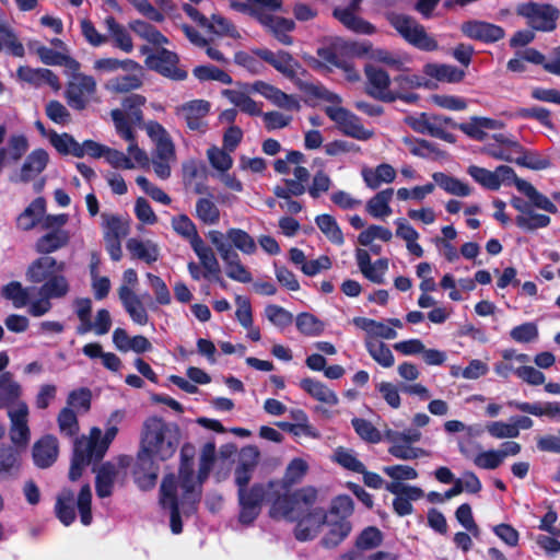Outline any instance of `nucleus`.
<instances>
[{
    "instance_id": "obj_1",
    "label": "nucleus",
    "mask_w": 560,
    "mask_h": 560,
    "mask_svg": "<svg viewBox=\"0 0 560 560\" xmlns=\"http://www.w3.org/2000/svg\"><path fill=\"white\" fill-rule=\"evenodd\" d=\"M307 469L308 465L304 459L293 458L287 466L282 479L268 481L271 518H293L294 512L316 503L318 492L315 487L306 486L290 492V489L302 480Z\"/></svg>"
},
{
    "instance_id": "obj_2",
    "label": "nucleus",
    "mask_w": 560,
    "mask_h": 560,
    "mask_svg": "<svg viewBox=\"0 0 560 560\" xmlns=\"http://www.w3.org/2000/svg\"><path fill=\"white\" fill-rule=\"evenodd\" d=\"M260 452L255 445H247L241 450L240 460L234 469V482L237 487L238 522L242 525H252L259 516L262 503L269 501L268 482H255L248 487L258 466Z\"/></svg>"
},
{
    "instance_id": "obj_3",
    "label": "nucleus",
    "mask_w": 560,
    "mask_h": 560,
    "mask_svg": "<svg viewBox=\"0 0 560 560\" xmlns=\"http://www.w3.org/2000/svg\"><path fill=\"white\" fill-rule=\"evenodd\" d=\"M180 432L175 423H167L161 417H149L142 428L140 447L154 454L158 460L173 457L179 445Z\"/></svg>"
},
{
    "instance_id": "obj_4",
    "label": "nucleus",
    "mask_w": 560,
    "mask_h": 560,
    "mask_svg": "<svg viewBox=\"0 0 560 560\" xmlns=\"http://www.w3.org/2000/svg\"><path fill=\"white\" fill-rule=\"evenodd\" d=\"M67 264L52 256H39L26 269V280L31 283H40V290L49 296H66L70 284L65 276Z\"/></svg>"
},
{
    "instance_id": "obj_5",
    "label": "nucleus",
    "mask_w": 560,
    "mask_h": 560,
    "mask_svg": "<svg viewBox=\"0 0 560 560\" xmlns=\"http://www.w3.org/2000/svg\"><path fill=\"white\" fill-rule=\"evenodd\" d=\"M353 510V500L348 494L337 495L331 501L326 522L328 532L320 540V545L324 548H336L350 535L352 524L349 517L352 515Z\"/></svg>"
},
{
    "instance_id": "obj_6",
    "label": "nucleus",
    "mask_w": 560,
    "mask_h": 560,
    "mask_svg": "<svg viewBox=\"0 0 560 560\" xmlns=\"http://www.w3.org/2000/svg\"><path fill=\"white\" fill-rule=\"evenodd\" d=\"M195 446L185 443L180 448V463L178 468V483L183 490L182 512L185 516L195 514L201 501V491L195 486L194 457Z\"/></svg>"
},
{
    "instance_id": "obj_7",
    "label": "nucleus",
    "mask_w": 560,
    "mask_h": 560,
    "mask_svg": "<svg viewBox=\"0 0 560 560\" xmlns=\"http://www.w3.org/2000/svg\"><path fill=\"white\" fill-rule=\"evenodd\" d=\"M371 50V45L349 44L340 38H336L328 44L316 49L318 58L312 57L310 66L316 71L331 72L338 68L346 55L352 52L357 56L366 55Z\"/></svg>"
},
{
    "instance_id": "obj_8",
    "label": "nucleus",
    "mask_w": 560,
    "mask_h": 560,
    "mask_svg": "<svg viewBox=\"0 0 560 560\" xmlns=\"http://www.w3.org/2000/svg\"><path fill=\"white\" fill-rule=\"evenodd\" d=\"M386 20L408 44L417 49L435 51L439 48L438 40L429 35L424 26L413 18L402 13L388 12Z\"/></svg>"
},
{
    "instance_id": "obj_9",
    "label": "nucleus",
    "mask_w": 560,
    "mask_h": 560,
    "mask_svg": "<svg viewBox=\"0 0 560 560\" xmlns=\"http://www.w3.org/2000/svg\"><path fill=\"white\" fill-rule=\"evenodd\" d=\"M516 14L526 19L528 26L538 32L555 31L560 18V11L557 7L533 1L518 4Z\"/></svg>"
},
{
    "instance_id": "obj_10",
    "label": "nucleus",
    "mask_w": 560,
    "mask_h": 560,
    "mask_svg": "<svg viewBox=\"0 0 560 560\" xmlns=\"http://www.w3.org/2000/svg\"><path fill=\"white\" fill-rule=\"evenodd\" d=\"M293 518H285L289 522H296L294 537L299 541L313 540L319 533L323 525L326 524L328 512L323 508H311L296 511Z\"/></svg>"
},
{
    "instance_id": "obj_11",
    "label": "nucleus",
    "mask_w": 560,
    "mask_h": 560,
    "mask_svg": "<svg viewBox=\"0 0 560 560\" xmlns=\"http://www.w3.org/2000/svg\"><path fill=\"white\" fill-rule=\"evenodd\" d=\"M327 117L336 122L337 128L345 136L357 140L366 141L374 135L372 130H368L361 124V119L349 109L341 106H327L325 108Z\"/></svg>"
},
{
    "instance_id": "obj_12",
    "label": "nucleus",
    "mask_w": 560,
    "mask_h": 560,
    "mask_svg": "<svg viewBox=\"0 0 560 560\" xmlns=\"http://www.w3.org/2000/svg\"><path fill=\"white\" fill-rule=\"evenodd\" d=\"M144 62L149 69L167 79L174 81H183L187 79V71L178 67V55L164 47L158 49L155 54L148 55Z\"/></svg>"
},
{
    "instance_id": "obj_13",
    "label": "nucleus",
    "mask_w": 560,
    "mask_h": 560,
    "mask_svg": "<svg viewBox=\"0 0 560 560\" xmlns=\"http://www.w3.org/2000/svg\"><path fill=\"white\" fill-rule=\"evenodd\" d=\"M160 504L170 510V526L173 534L183 532L179 500L177 497V480L174 474L164 476L160 486Z\"/></svg>"
},
{
    "instance_id": "obj_14",
    "label": "nucleus",
    "mask_w": 560,
    "mask_h": 560,
    "mask_svg": "<svg viewBox=\"0 0 560 560\" xmlns=\"http://www.w3.org/2000/svg\"><path fill=\"white\" fill-rule=\"evenodd\" d=\"M254 55L273 67L278 72L291 81L298 79V74H305L306 70L289 51L278 50L273 52L268 48H257L253 50Z\"/></svg>"
},
{
    "instance_id": "obj_15",
    "label": "nucleus",
    "mask_w": 560,
    "mask_h": 560,
    "mask_svg": "<svg viewBox=\"0 0 560 560\" xmlns=\"http://www.w3.org/2000/svg\"><path fill=\"white\" fill-rule=\"evenodd\" d=\"M95 91L96 82L93 77L77 73L67 84L65 96L70 107L77 110H83Z\"/></svg>"
},
{
    "instance_id": "obj_16",
    "label": "nucleus",
    "mask_w": 560,
    "mask_h": 560,
    "mask_svg": "<svg viewBox=\"0 0 560 560\" xmlns=\"http://www.w3.org/2000/svg\"><path fill=\"white\" fill-rule=\"evenodd\" d=\"M385 489L395 494L393 510L396 515L404 517L413 513L412 501H418L424 495L421 488L402 482H387Z\"/></svg>"
},
{
    "instance_id": "obj_17",
    "label": "nucleus",
    "mask_w": 560,
    "mask_h": 560,
    "mask_svg": "<svg viewBox=\"0 0 560 560\" xmlns=\"http://www.w3.org/2000/svg\"><path fill=\"white\" fill-rule=\"evenodd\" d=\"M364 73L368 95L385 103L395 102L394 92L389 90L392 80L387 71L373 65H365Z\"/></svg>"
},
{
    "instance_id": "obj_18",
    "label": "nucleus",
    "mask_w": 560,
    "mask_h": 560,
    "mask_svg": "<svg viewBox=\"0 0 560 560\" xmlns=\"http://www.w3.org/2000/svg\"><path fill=\"white\" fill-rule=\"evenodd\" d=\"M156 456L140 447L133 467L135 482L142 490L152 489L158 480L160 467L155 462Z\"/></svg>"
},
{
    "instance_id": "obj_19",
    "label": "nucleus",
    "mask_w": 560,
    "mask_h": 560,
    "mask_svg": "<svg viewBox=\"0 0 560 560\" xmlns=\"http://www.w3.org/2000/svg\"><path fill=\"white\" fill-rule=\"evenodd\" d=\"M252 15L270 32L275 38L282 45L293 44V37L289 35L295 28V23L291 19L272 15L261 10H252Z\"/></svg>"
},
{
    "instance_id": "obj_20",
    "label": "nucleus",
    "mask_w": 560,
    "mask_h": 560,
    "mask_svg": "<svg viewBox=\"0 0 560 560\" xmlns=\"http://www.w3.org/2000/svg\"><path fill=\"white\" fill-rule=\"evenodd\" d=\"M210 103L206 100H191L175 108V114L182 117L191 131L205 132L207 129L206 116L210 112Z\"/></svg>"
},
{
    "instance_id": "obj_21",
    "label": "nucleus",
    "mask_w": 560,
    "mask_h": 560,
    "mask_svg": "<svg viewBox=\"0 0 560 560\" xmlns=\"http://www.w3.org/2000/svg\"><path fill=\"white\" fill-rule=\"evenodd\" d=\"M460 31L466 37L486 44L497 43L505 36V31L500 25L478 20L464 22Z\"/></svg>"
},
{
    "instance_id": "obj_22",
    "label": "nucleus",
    "mask_w": 560,
    "mask_h": 560,
    "mask_svg": "<svg viewBox=\"0 0 560 560\" xmlns=\"http://www.w3.org/2000/svg\"><path fill=\"white\" fill-rule=\"evenodd\" d=\"M58 454V439L52 434L44 435L33 446L34 464L42 469L50 467L57 460Z\"/></svg>"
},
{
    "instance_id": "obj_23",
    "label": "nucleus",
    "mask_w": 560,
    "mask_h": 560,
    "mask_svg": "<svg viewBox=\"0 0 560 560\" xmlns=\"http://www.w3.org/2000/svg\"><path fill=\"white\" fill-rule=\"evenodd\" d=\"M90 444L83 443L80 439L74 440L73 453L69 469V480L77 481L82 477L83 470L91 463L97 464L96 456L90 448Z\"/></svg>"
},
{
    "instance_id": "obj_24",
    "label": "nucleus",
    "mask_w": 560,
    "mask_h": 560,
    "mask_svg": "<svg viewBox=\"0 0 560 560\" xmlns=\"http://www.w3.org/2000/svg\"><path fill=\"white\" fill-rule=\"evenodd\" d=\"M118 296L125 311L130 318L138 325H147L149 322L148 313L140 300L130 287L120 285Z\"/></svg>"
},
{
    "instance_id": "obj_25",
    "label": "nucleus",
    "mask_w": 560,
    "mask_h": 560,
    "mask_svg": "<svg viewBox=\"0 0 560 560\" xmlns=\"http://www.w3.org/2000/svg\"><path fill=\"white\" fill-rule=\"evenodd\" d=\"M70 242V233L65 229H56L55 231H48L35 242V252L42 256H50L63 247Z\"/></svg>"
},
{
    "instance_id": "obj_26",
    "label": "nucleus",
    "mask_w": 560,
    "mask_h": 560,
    "mask_svg": "<svg viewBox=\"0 0 560 560\" xmlns=\"http://www.w3.org/2000/svg\"><path fill=\"white\" fill-rule=\"evenodd\" d=\"M49 162V155L45 149L33 150L25 159L20 173V179L23 183L31 182L40 174Z\"/></svg>"
},
{
    "instance_id": "obj_27",
    "label": "nucleus",
    "mask_w": 560,
    "mask_h": 560,
    "mask_svg": "<svg viewBox=\"0 0 560 560\" xmlns=\"http://www.w3.org/2000/svg\"><path fill=\"white\" fill-rule=\"evenodd\" d=\"M55 515L65 526H70L75 521L74 492L70 488H62L57 494Z\"/></svg>"
},
{
    "instance_id": "obj_28",
    "label": "nucleus",
    "mask_w": 560,
    "mask_h": 560,
    "mask_svg": "<svg viewBox=\"0 0 560 560\" xmlns=\"http://www.w3.org/2000/svg\"><path fill=\"white\" fill-rule=\"evenodd\" d=\"M354 9L349 7L347 8H336L332 11L334 18H336L340 23H342L348 30H351L359 34L371 35L375 32L374 25L370 22L363 20L362 18L355 15Z\"/></svg>"
},
{
    "instance_id": "obj_29",
    "label": "nucleus",
    "mask_w": 560,
    "mask_h": 560,
    "mask_svg": "<svg viewBox=\"0 0 560 560\" xmlns=\"http://www.w3.org/2000/svg\"><path fill=\"white\" fill-rule=\"evenodd\" d=\"M402 143L409 149V152L421 159L442 160L446 152L441 150L435 143L425 139L415 137H404Z\"/></svg>"
},
{
    "instance_id": "obj_30",
    "label": "nucleus",
    "mask_w": 560,
    "mask_h": 560,
    "mask_svg": "<svg viewBox=\"0 0 560 560\" xmlns=\"http://www.w3.org/2000/svg\"><path fill=\"white\" fill-rule=\"evenodd\" d=\"M117 432L118 429L116 427H110L105 431V434L102 438V431L94 427L91 429L89 438L82 436L80 440L83 443L90 444V448L94 453V456H96V460H102Z\"/></svg>"
},
{
    "instance_id": "obj_31",
    "label": "nucleus",
    "mask_w": 560,
    "mask_h": 560,
    "mask_svg": "<svg viewBox=\"0 0 560 560\" xmlns=\"http://www.w3.org/2000/svg\"><path fill=\"white\" fill-rule=\"evenodd\" d=\"M117 472L116 466L110 462H105L97 468L95 491L98 498L104 499L113 494Z\"/></svg>"
},
{
    "instance_id": "obj_32",
    "label": "nucleus",
    "mask_w": 560,
    "mask_h": 560,
    "mask_svg": "<svg viewBox=\"0 0 560 560\" xmlns=\"http://www.w3.org/2000/svg\"><path fill=\"white\" fill-rule=\"evenodd\" d=\"M423 73L441 82L458 83L464 80L465 71L445 63H427Z\"/></svg>"
},
{
    "instance_id": "obj_33",
    "label": "nucleus",
    "mask_w": 560,
    "mask_h": 560,
    "mask_svg": "<svg viewBox=\"0 0 560 560\" xmlns=\"http://www.w3.org/2000/svg\"><path fill=\"white\" fill-rule=\"evenodd\" d=\"M46 210V201L43 197L34 199L18 217V228L23 231L34 229L40 221Z\"/></svg>"
},
{
    "instance_id": "obj_34",
    "label": "nucleus",
    "mask_w": 560,
    "mask_h": 560,
    "mask_svg": "<svg viewBox=\"0 0 560 560\" xmlns=\"http://www.w3.org/2000/svg\"><path fill=\"white\" fill-rule=\"evenodd\" d=\"M300 387L314 399L329 406H336L339 401L336 393L317 380L305 377L300 381Z\"/></svg>"
},
{
    "instance_id": "obj_35",
    "label": "nucleus",
    "mask_w": 560,
    "mask_h": 560,
    "mask_svg": "<svg viewBox=\"0 0 560 560\" xmlns=\"http://www.w3.org/2000/svg\"><path fill=\"white\" fill-rule=\"evenodd\" d=\"M224 241L231 248H236L245 255H253L257 250V245L253 236L238 228H231L224 234Z\"/></svg>"
},
{
    "instance_id": "obj_36",
    "label": "nucleus",
    "mask_w": 560,
    "mask_h": 560,
    "mask_svg": "<svg viewBox=\"0 0 560 560\" xmlns=\"http://www.w3.org/2000/svg\"><path fill=\"white\" fill-rule=\"evenodd\" d=\"M509 405L515 407L522 412H526L536 417H560V402L558 401H549L544 405L540 402L532 404L527 401H510Z\"/></svg>"
},
{
    "instance_id": "obj_37",
    "label": "nucleus",
    "mask_w": 560,
    "mask_h": 560,
    "mask_svg": "<svg viewBox=\"0 0 560 560\" xmlns=\"http://www.w3.org/2000/svg\"><path fill=\"white\" fill-rule=\"evenodd\" d=\"M21 396V386L10 372L0 374V409L13 405Z\"/></svg>"
},
{
    "instance_id": "obj_38",
    "label": "nucleus",
    "mask_w": 560,
    "mask_h": 560,
    "mask_svg": "<svg viewBox=\"0 0 560 560\" xmlns=\"http://www.w3.org/2000/svg\"><path fill=\"white\" fill-rule=\"evenodd\" d=\"M126 248L132 258L143 260L147 264L155 262L159 259V249L156 245L144 243L139 238H129L126 243Z\"/></svg>"
},
{
    "instance_id": "obj_39",
    "label": "nucleus",
    "mask_w": 560,
    "mask_h": 560,
    "mask_svg": "<svg viewBox=\"0 0 560 560\" xmlns=\"http://www.w3.org/2000/svg\"><path fill=\"white\" fill-rule=\"evenodd\" d=\"M434 183L448 194L467 197L471 194V188L468 184L463 183L458 178L447 175L443 172H435L432 175Z\"/></svg>"
},
{
    "instance_id": "obj_40",
    "label": "nucleus",
    "mask_w": 560,
    "mask_h": 560,
    "mask_svg": "<svg viewBox=\"0 0 560 560\" xmlns=\"http://www.w3.org/2000/svg\"><path fill=\"white\" fill-rule=\"evenodd\" d=\"M36 54L40 58L42 62L47 66L65 65L74 72L80 69V63L75 59L44 45L36 49Z\"/></svg>"
},
{
    "instance_id": "obj_41",
    "label": "nucleus",
    "mask_w": 560,
    "mask_h": 560,
    "mask_svg": "<svg viewBox=\"0 0 560 560\" xmlns=\"http://www.w3.org/2000/svg\"><path fill=\"white\" fill-rule=\"evenodd\" d=\"M104 23L115 42V46L125 52H131L133 49V44L127 30L112 15L107 16Z\"/></svg>"
},
{
    "instance_id": "obj_42",
    "label": "nucleus",
    "mask_w": 560,
    "mask_h": 560,
    "mask_svg": "<svg viewBox=\"0 0 560 560\" xmlns=\"http://www.w3.org/2000/svg\"><path fill=\"white\" fill-rule=\"evenodd\" d=\"M394 190L393 188H386L378 191L366 203L368 212L374 218L387 217L392 213L389 202L392 200Z\"/></svg>"
},
{
    "instance_id": "obj_43",
    "label": "nucleus",
    "mask_w": 560,
    "mask_h": 560,
    "mask_svg": "<svg viewBox=\"0 0 560 560\" xmlns=\"http://www.w3.org/2000/svg\"><path fill=\"white\" fill-rule=\"evenodd\" d=\"M315 223L331 243L336 245L345 243L343 233L332 215L327 213L319 214L315 218Z\"/></svg>"
},
{
    "instance_id": "obj_44",
    "label": "nucleus",
    "mask_w": 560,
    "mask_h": 560,
    "mask_svg": "<svg viewBox=\"0 0 560 560\" xmlns=\"http://www.w3.org/2000/svg\"><path fill=\"white\" fill-rule=\"evenodd\" d=\"M295 84L302 90L306 95L339 105L342 103V98L339 94L328 90L325 85L318 83H307L302 82L301 80L295 81Z\"/></svg>"
},
{
    "instance_id": "obj_45",
    "label": "nucleus",
    "mask_w": 560,
    "mask_h": 560,
    "mask_svg": "<svg viewBox=\"0 0 560 560\" xmlns=\"http://www.w3.org/2000/svg\"><path fill=\"white\" fill-rule=\"evenodd\" d=\"M208 237L225 262L226 268L231 267L234 262L241 261L238 254L224 241L222 232L217 230L209 231Z\"/></svg>"
},
{
    "instance_id": "obj_46",
    "label": "nucleus",
    "mask_w": 560,
    "mask_h": 560,
    "mask_svg": "<svg viewBox=\"0 0 560 560\" xmlns=\"http://www.w3.org/2000/svg\"><path fill=\"white\" fill-rule=\"evenodd\" d=\"M75 314L80 320L77 327L78 335H84L93 329L92 316V301L89 298H78L74 301Z\"/></svg>"
},
{
    "instance_id": "obj_47",
    "label": "nucleus",
    "mask_w": 560,
    "mask_h": 560,
    "mask_svg": "<svg viewBox=\"0 0 560 560\" xmlns=\"http://www.w3.org/2000/svg\"><path fill=\"white\" fill-rule=\"evenodd\" d=\"M57 423L62 435L78 439L77 435L79 433L80 425L77 413L73 409L63 407L58 413Z\"/></svg>"
},
{
    "instance_id": "obj_48",
    "label": "nucleus",
    "mask_w": 560,
    "mask_h": 560,
    "mask_svg": "<svg viewBox=\"0 0 560 560\" xmlns=\"http://www.w3.org/2000/svg\"><path fill=\"white\" fill-rule=\"evenodd\" d=\"M366 350L370 355L383 368H390L394 365L395 359L389 347L380 340H368Z\"/></svg>"
},
{
    "instance_id": "obj_49",
    "label": "nucleus",
    "mask_w": 560,
    "mask_h": 560,
    "mask_svg": "<svg viewBox=\"0 0 560 560\" xmlns=\"http://www.w3.org/2000/svg\"><path fill=\"white\" fill-rule=\"evenodd\" d=\"M1 295L5 300L12 301L14 307L16 308L24 307L30 302L27 289L23 288L19 281H11L3 285L1 289Z\"/></svg>"
},
{
    "instance_id": "obj_50",
    "label": "nucleus",
    "mask_w": 560,
    "mask_h": 560,
    "mask_svg": "<svg viewBox=\"0 0 560 560\" xmlns=\"http://www.w3.org/2000/svg\"><path fill=\"white\" fill-rule=\"evenodd\" d=\"M515 164L533 170L541 171L551 166V162L547 158L540 156L537 152L527 151L523 147V152H515Z\"/></svg>"
},
{
    "instance_id": "obj_51",
    "label": "nucleus",
    "mask_w": 560,
    "mask_h": 560,
    "mask_svg": "<svg viewBox=\"0 0 560 560\" xmlns=\"http://www.w3.org/2000/svg\"><path fill=\"white\" fill-rule=\"evenodd\" d=\"M205 28L209 33L219 36H228L234 39L240 38V33L235 25L230 20L220 14H212L211 21L208 20V25H206Z\"/></svg>"
},
{
    "instance_id": "obj_52",
    "label": "nucleus",
    "mask_w": 560,
    "mask_h": 560,
    "mask_svg": "<svg viewBox=\"0 0 560 560\" xmlns=\"http://www.w3.org/2000/svg\"><path fill=\"white\" fill-rule=\"evenodd\" d=\"M467 173L471 176V178L481 185L483 188L489 190H499L500 182L498 180V176L494 171H489L485 167H480L477 165H470L467 168Z\"/></svg>"
},
{
    "instance_id": "obj_53",
    "label": "nucleus",
    "mask_w": 560,
    "mask_h": 560,
    "mask_svg": "<svg viewBox=\"0 0 560 560\" xmlns=\"http://www.w3.org/2000/svg\"><path fill=\"white\" fill-rule=\"evenodd\" d=\"M298 330L304 336H319L324 330V324L315 315L303 312L295 318Z\"/></svg>"
},
{
    "instance_id": "obj_54",
    "label": "nucleus",
    "mask_w": 560,
    "mask_h": 560,
    "mask_svg": "<svg viewBox=\"0 0 560 560\" xmlns=\"http://www.w3.org/2000/svg\"><path fill=\"white\" fill-rule=\"evenodd\" d=\"M192 74L201 82L213 80L228 85L233 83L229 73L212 65L197 66L194 68Z\"/></svg>"
},
{
    "instance_id": "obj_55",
    "label": "nucleus",
    "mask_w": 560,
    "mask_h": 560,
    "mask_svg": "<svg viewBox=\"0 0 560 560\" xmlns=\"http://www.w3.org/2000/svg\"><path fill=\"white\" fill-rule=\"evenodd\" d=\"M92 404V392L88 387H80L69 393L67 406L74 411L85 413L90 411Z\"/></svg>"
},
{
    "instance_id": "obj_56",
    "label": "nucleus",
    "mask_w": 560,
    "mask_h": 560,
    "mask_svg": "<svg viewBox=\"0 0 560 560\" xmlns=\"http://www.w3.org/2000/svg\"><path fill=\"white\" fill-rule=\"evenodd\" d=\"M77 508L80 514V521L84 526H89L92 523V490L89 483L81 487L78 498Z\"/></svg>"
},
{
    "instance_id": "obj_57",
    "label": "nucleus",
    "mask_w": 560,
    "mask_h": 560,
    "mask_svg": "<svg viewBox=\"0 0 560 560\" xmlns=\"http://www.w3.org/2000/svg\"><path fill=\"white\" fill-rule=\"evenodd\" d=\"M21 465L19 447L13 445H0V475L11 474L13 469H19Z\"/></svg>"
},
{
    "instance_id": "obj_58",
    "label": "nucleus",
    "mask_w": 560,
    "mask_h": 560,
    "mask_svg": "<svg viewBox=\"0 0 560 560\" xmlns=\"http://www.w3.org/2000/svg\"><path fill=\"white\" fill-rule=\"evenodd\" d=\"M107 89L115 93H128L142 86V80L137 74L118 75L110 79Z\"/></svg>"
},
{
    "instance_id": "obj_59",
    "label": "nucleus",
    "mask_w": 560,
    "mask_h": 560,
    "mask_svg": "<svg viewBox=\"0 0 560 560\" xmlns=\"http://www.w3.org/2000/svg\"><path fill=\"white\" fill-rule=\"evenodd\" d=\"M224 94L229 96L231 103L238 107L243 113L250 116L261 115V109L258 104L247 94L232 90H225Z\"/></svg>"
},
{
    "instance_id": "obj_60",
    "label": "nucleus",
    "mask_w": 560,
    "mask_h": 560,
    "mask_svg": "<svg viewBox=\"0 0 560 560\" xmlns=\"http://www.w3.org/2000/svg\"><path fill=\"white\" fill-rule=\"evenodd\" d=\"M550 217L542 213H536L530 209L525 215H517L515 224L525 231H534L537 229L546 228L550 224Z\"/></svg>"
},
{
    "instance_id": "obj_61",
    "label": "nucleus",
    "mask_w": 560,
    "mask_h": 560,
    "mask_svg": "<svg viewBox=\"0 0 560 560\" xmlns=\"http://www.w3.org/2000/svg\"><path fill=\"white\" fill-rule=\"evenodd\" d=\"M186 240L189 242L192 250L198 256L202 268H206L214 260H218L213 250L209 246L205 245L203 240L198 234V231L194 232Z\"/></svg>"
},
{
    "instance_id": "obj_62",
    "label": "nucleus",
    "mask_w": 560,
    "mask_h": 560,
    "mask_svg": "<svg viewBox=\"0 0 560 560\" xmlns=\"http://www.w3.org/2000/svg\"><path fill=\"white\" fill-rule=\"evenodd\" d=\"M351 424L355 433L365 442L373 444L381 442V432L373 425L371 421L354 417L351 420Z\"/></svg>"
},
{
    "instance_id": "obj_63",
    "label": "nucleus",
    "mask_w": 560,
    "mask_h": 560,
    "mask_svg": "<svg viewBox=\"0 0 560 560\" xmlns=\"http://www.w3.org/2000/svg\"><path fill=\"white\" fill-rule=\"evenodd\" d=\"M383 533L375 526L364 528L355 539V547L360 550H371L381 546Z\"/></svg>"
},
{
    "instance_id": "obj_64",
    "label": "nucleus",
    "mask_w": 560,
    "mask_h": 560,
    "mask_svg": "<svg viewBox=\"0 0 560 560\" xmlns=\"http://www.w3.org/2000/svg\"><path fill=\"white\" fill-rule=\"evenodd\" d=\"M405 122L416 132L433 137L438 125L433 122L432 115L421 113L416 116H407Z\"/></svg>"
}]
</instances>
